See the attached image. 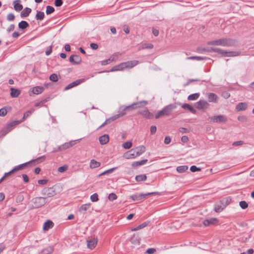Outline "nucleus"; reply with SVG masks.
Here are the masks:
<instances>
[{
	"mask_svg": "<svg viewBox=\"0 0 254 254\" xmlns=\"http://www.w3.org/2000/svg\"><path fill=\"white\" fill-rule=\"evenodd\" d=\"M47 203L46 197L37 196L33 198L29 203L31 209L38 208L43 206Z\"/></svg>",
	"mask_w": 254,
	"mask_h": 254,
	"instance_id": "nucleus-1",
	"label": "nucleus"
},
{
	"mask_svg": "<svg viewBox=\"0 0 254 254\" xmlns=\"http://www.w3.org/2000/svg\"><path fill=\"white\" fill-rule=\"evenodd\" d=\"M138 63V62L135 60L123 63L113 67L112 68L111 71H122L126 69L130 68L136 65Z\"/></svg>",
	"mask_w": 254,
	"mask_h": 254,
	"instance_id": "nucleus-2",
	"label": "nucleus"
},
{
	"mask_svg": "<svg viewBox=\"0 0 254 254\" xmlns=\"http://www.w3.org/2000/svg\"><path fill=\"white\" fill-rule=\"evenodd\" d=\"M59 187L58 186H53L50 188H45L41 191L42 195L47 197H52L59 193Z\"/></svg>",
	"mask_w": 254,
	"mask_h": 254,
	"instance_id": "nucleus-3",
	"label": "nucleus"
},
{
	"mask_svg": "<svg viewBox=\"0 0 254 254\" xmlns=\"http://www.w3.org/2000/svg\"><path fill=\"white\" fill-rule=\"evenodd\" d=\"M233 41L229 39H219L212 40L207 43L208 45H215L220 46H229L232 45Z\"/></svg>",
	"mask_w": 254,
	"mask_h": 254,
	"instance_id": "nucleus-4",
	"label": "nucleus"
},
{
	"mask_svg": "<svg viewBox=\"0 0 254 254\" xmlns=\"http://www.w3.org/2000/svg\"><path fill=\"white\" fill-rule=\"evenodd\" d=\"M175 108L173 105H169L165 107L163 110L158 112L155 115V118L158 119L164 116H168L170 114L171 111Z\"/></svg>",
	"mask_w": 254,
	"mask_h": 254,
	"instance_id": "nucleus-5",
	"label": "nucleus"
},
{
	"mask_svg": "<svg viewBox=\"0 0 254 254\" xmlns=\"http://www.w3.org/2000/svg\"><path fill=\"white\" fill-rule=\"evenodd\" d=\"M98 239L97 237L89 238L87 241V247L88 249L92 250L94 249L98 244Z\"/></svg>",
	"mask_w": 254,
	"mask_h": 254,
	"instance_id": "nucleus-6",
	"label": "nucleus"
},
{
	"mask_svg": "<svg viewBox=\"0 0 254 254\" xmlns=\"http://www.w3.org/2000/svg\"><path fill=\"white\" fill-rule=\"evenodd\" d=\"M44 90V87L41 86H37L32 87L29 91V94L30 96L33 95H38L42 93Z\"/></svg>",
	"mask_w": 254,
	"mask_h": 254,
	"instance_id": "nucleus-7",
	"label": "nucleus"
},
{
	"mask_svg": "<svg viewBox=\"0 0 254 254\" xmlns=\"http://www.w3.org/2000/svg\"><path fill=\"white\" fill-rule=\"evenodd\" d=\"M211 121L213 123H222L227 121V118L223 115L215 116L210 118Z\"/></svg>",
	"mask_w": 254,
	"mask_h": 254,
	"instance_id": "nucleus-8",
	"label": "nucleus"
},
{
	"mask_svg": "<svg viewBox=\"0 0 254 254\" xmlns=\"http://www.w3.org/2000/svg\"><path fill=\"white\" fill-rule=\"evenodd\" d=\"M147 104V102L146 101H143L138 103L133 104L131 105L126 107L125 108L124 110H131L138 108H140L142 106L146 105Z\"/></svg>",
	"mask_w": 254,
	"mask_h": 254,
	"instance_id": "nucleus-9",
	"label": "nucleus"
},
{
	"mask_svg": "<svg viewBox=\"0 0 254 254\" xmlns=\"http://www.w3.org/2000/svg\"><path fill=\"white\" fill-rule=\"evenodd\" d=\"M215 51L221 53L225 57H232L237 56V53L234 52H225L222 51L220 49L212 48L209 51Z\"/></svg>",
	"mask_w": 254,
	"mask_h": 254,
	"instance_id": "nucleus-10",
	"label": "nucleus"
},
{
	"mask_svg": "<svg viewBox=\"0 0 254 254\" xmlns=\"http://www.w3.org/2000/svg\"><path fill=\"white\" fill-rule=\"evenodd\" d=\"M136 157V156L133 149L126 152L123 155V157L127 159H133Z\"/></svg>",
	"mask_w": 254,
	"mask_h": 254,
	"instance_id": "nucleus-11",
	"label": "nucleus"
},
{
	"mask_svg": "<svg viewBox=\"0 0 254 254\" xmlns=\"http://www.w3.org/2000/svg\"><path fill=\"white\" fill-rule=\"evenodd\" d=\"M69 61L74 64H79L81 62V59L77 55H73L70 57Z\"/></svg>",
	"mask_w": 254,
	"mask_h": 254,
	"instance_id": "nucleus-12",
	"label": "nucleus"
},
{
	"mask_svg": "<svg viewBox=\"0 0 254 254\" xmlns=\"http://www.w3.org/2000/svg\"><path fill=\"white\" fill-rule=\"evenodd\" d=\"M225 207V205L221 200L215 203L214 205V210L216 212H220L224 210Z\"/></svg>",
	"mask_w": 254,
	"mask_h": 254,
	"instance_id": "nucleus-13",
	"label": "nucleus"
},
{
	"mask_svg": "<svg viewBox=\"0 0 254 254\" xmlns=\"http://www.w3.org/2000/svg\"><path fill=\"white\" fill-rule=\"evenodd\" d=\"M136 156H138L144 153L145 151V147L143 145L137 146L133 148Z\"/></svg>",
	"mask_w": 254,
	"mask_h": 254,
	"instance_id": "nucleus-14",
	"label": "nucleus"
},
{
	"mask_svg": "<svg viewBox=\"0 0 254 254\" xmlns=\"http://www.w3.org/2000/svg\"><path fill=\"white\" fill-rule=\"evenodd\" d=\"M218 222V220L216 218H211L204 220L203 224L205 226H208L211 225H215L217 224Z\"/></svg>",
	"mask_w": 254,
	"mask_h": 254,
	"instance_id": "nucleus-15",
	"label": "nucleus"
},
{
	"mask_svg": "<svg viewBox=\"0 0 254 254\" xmlns=\"http://www.w3.org/2000/svg\"><path fill=\"white\" fill-rule=\"evenodd\" d=\"M76 143V141H71L65 143L60 147V149L61 150H65L68 148L71 147Z\"/></svg>",
	"mask_w": 254,
	"mask_h": 254,
	"instance_id": "nucleus-16",
	"label": "nucleus"
},
{
	"mask_svg": "<svg viewBox=\"0 0 254 254\" xmlns=\"http://www.w3.org/2000/svg\"><path fill=\"white\" fill-rule=\"evenodd\" d=\"M91 205V204L90 203L82 204L79 208V212L81 213L86 212L90 208Z\"/></svg>",
	"mask_w": 254,
	"mask_h": 254,
	"instance_id": "nucleus-17",
	"label": "nucleus"
},
{
	"mask_svg": "<svg viewBox=\"0 0 254 254\" xmlns=\"http://www.w3.org/2000/svg\"><path fill=\"white\" fill-rule=\"evenodd\" d=\"M109 141V137L107 134H104L99 137V141L102 145L107 144Z\"/></svg>",
	"mask_w": 254,
	"mask_h": 254,
	"instance_id": "nucleus-18",
	"label": "nucleus"
},
{
	"mask_svg": "<svg viewBox=\"0 0 254 254\" xmlns=\"http://www.w3.org/2000/svg\"><path fill=\"white\" fill-rule=\"evenodd\" d=\"M101 163L94 159H92L89 163V167L91 169H95L100 166Z\"/></svg>",
	"mask_w": 254,
	"mask_h": 254,
	"instance_id": "nucleus-19",
	"label": "nucleus"
},
{
	"mask_svg": "<svg viewBox=\"0 0 254 254\" xmlns=\"http://www.w3.org/2000/svg\"><path fill=\"white\" fill-rule=\"evenodd\" d=\"M13 6L15 10L19 11L23 8V6L20 3L19 0H15L13 1Z\"/></svg>",
	"mask_w": 254,
	"mask_h": 254,
	"instance_id": "nucleus-20",
	"label": "nucleus"
},
{
	"mask_svg": "<svg viewBox=\"0 0 254 254\" xmlns=\"http://www.w3.org/2000/svg\"><path fill=\"white\" fill-rule=\"evenodd\" d=\"M10 91V96L13 98L18 97L20 94V91L16 88H11Z\"/></svg>",
	"mask_w": 254,
	"mask_h": 254,
	"instance_id": "nucleus-21",
	"label": "nucleus"
},
{
	"mask_svg": "<svg viewBox=\"0 0 254 254\" xmlns=\"http://www.w3.org/2000/svg\"><path fill=\"white\" fill-rule=\"evenodd\" d=\"M83 79L77 80L70 83L69 84H68L67 86L65 87V89L68 90L70 88H71L79 84L80 83H81L83 81Z\"/></svg>",
	"mask_w": 254,
	"mask_h": 254,
	"instance_id": "nucleus-22",
	"label": "nucleus"
},
{
	"mask_svg": "<svg viewBox=\"0 0 254 254\" xmlns=\"http://www.w3.org/2000/svg\"><path fill=\"white\" fill-rule=\"evenodd\" d=\"M189 167L187 165L180 166L177 167L176 171L179 173H183L188 171Z\"/></svg>",
	"mask_w": 254,
	"mask_h": 254,
	"instance_id": "nucleus-23",
	"label": "nucleus"
},
{
	"mask_svg": "<svg viewBox=\"0 0 254 254\" xmlns=\"http://www.w3.org/2000/svg\"><path fill=\"white\" fill-rule=\"evenodd\" d=\"M53 227V223L51 221H47L44 223L43 228L44 230L47 231Z\"/></svg>",
	"mask_w": 254,
	"mask_h": 254,
	"instance_id": "nucleus-24",
	"label": "nucleus"
},
{
	"mask_svg": "<svg viewBox=\"0 0 254 254\" xmlns=\"http://www.w3.org/2000/svg\"><path fill=\"white\" fill-rule=\"evenodd\" d=\"M10 107H5L0 109V116L4 117L8 111L10 110Z\"/></svg>",
	"mask_w": 254,
	"mask_h": 254,
	"instance_id": "nucleus-25",
	"label": "nucleus"
},
{
	"mask_svg": "<svg viewBox=\"0 0 254 254\" xmlns=\"http://www.w3.org/2000/svg\"><path fill=\"white\" fill-rule=\"evenodd\" d=\"M148 223L147 222H145L142 223V224H140L138 226L132 228L131 229V231H137L140 229H142L144 228H145L146 226L148 225Z\"/></svg>",
	"mask_w": 254,
	"mask_h": 254,
	"instance_id": "nucleus-26",
	"label": "nucleus"
},
{
	"mask_svg": "<svg viewBox=\"0 0 254 254\" xmlns=\"http://www.w3.org/2000/svg\"><path fill=\"white\" fill-rule=\"evenodd\" d=\"M147 179V176L145 174H141L137 175L135 177V180L137 182H143L146 181Z\"/></svg>",
	"mask_w": 254,
	"mask_h": 254,
	"instance_id": "nucleus-27",
	"label": "nucleus"
},
{
	"mask_svg": "<svg viewBox=\"0 0 254 254\" xmlns=\"http://www.w3.org/2000/svg\"><path fill=\"white\" fill-rule=\"evenodd\" d=\"M182 108L185 109H187L190 111L192 113L195 114L196 112L195 110L190 105L188 104H184L182 106Z\"/></svg>",
	"mask_w": 254,
	"mask_h": 254,
	"instance_id": "nucleus-28",
	"label": "nucleus"
},
{
	"mask_svg": "<svg viewBox=\"0 0 254 254\" xmlns=\"http://www.w3.org/2000/svg\"><path fill=\"white\" fill-rule=\"evenodd\" d=\"M27 163H24L22 165H19L18 166H16L13 170H12L11 171H10L8 173H5V176H7L8 175L10 174L11 173H13L14 171H16L19 170H21L23 168L24 166H25Z\"/></svg>",
	"mask_w": 254,
	"mask_h": 254,
	"instance_id": "nucleus-29",
	"label": "nucleus"
},
{
	"mask_svg": "<svg viewBox=\"0 0 254 254\" xmlns=\"http://www.w3.org/2000/svg\"><path fill=\"white\" fill-rule=\"evenodd\" d=\"M147 160H143L140 161L134 162L131 164V165L133 168H135L144 164L147 162Z\"/></svg>",
	"mask_w": 254,
	"mask_h": 254,
	"instance_id": "nucleus-30",
	"label": "nucleus"
},
{
	"mask_svg": "<svg viewBox=\"0 0 254 254\" xmlns=\"http://www.w3.org/2000/svg\"><path fill=\"white\" fill-rule=\"evenodd\" d=\"M19 123L20 122L15 121H13L9 123V124H8L6 126V129L7 130V132L11 130L14 126L18 125Z\"/></svg>",
	"mask_w": 254,
	"mask_h": 254,
	"instance_id": "nucleus-31",
	"label": "nucleus"
},
{
	"mask_svg": "<svg viewBox=\"0 0 254 254\" xmlns=\"http://www.w3.org/2000/svg\"><path fill=\"white\" fill-rule=\"evenodd\" d=\"M31 9L30 8L26 7L24 8L23 11L21 12V16L26 17L27 16L29 13L31 12Z\"/></svg>",
	"mask_w": 254,
	"mask_h": 254,
	"instance_id": "nucleus-32",
	"label": "nucleus"
},
{
	"mask_svg": "<svg viewBox=\"0 0 254 254\" xmlns=\"http://www.w3.org/2000/svg\"><path fill=\"white\" fill-rule=\"evenodd\" d=\"M140 114L142 115L145 117L148 118H150L152 117V114H151L147 110L142 111V112H140Z\"/></svg>",
	"mask_w": 254,
	"mask_h": 254,
	"instance_id": "nucleus-33",
	"label": "nucleus"
},
{
	"mask_svg": "<svg viewBox=\"0 0 254 254\" xmlns=\"http://www.w3.org/2000/svg\"><path fill=\"white\" fill-rule=\"evenodd\" d=\"M132 145V144L131 141H128L124 142L122 144V146H123V147L124 148H125L126 149H129V148H130L131 147Z\"/></svg>",
	"mask_w": 254,
	"mask_h": 254,
	"instance_id": "nucleus-34",
	"label": "nucleus"
},
{
	"mask_svg": "<svg viewBox=\"0 0 254 254\" xmlns=\"http://www.w3.org/2000/svg\"><path fill=\"white\" fill-rule=\"evenodd\" d=\"M118 196L115 193H110L108 196V198L109 201H113L117 199Z\"/></svg>",
	"mask_w": 254,
	"mask_h": 254,
	"instance_id": "nucleus-35",
	"label": "nucleus"
},
{
	"mask_svg": "<svg viewBox=\"0 0 254 254\" xmlns=\"http://www.w3.org/2000/svg\"><path fill=\"white\" fill-rule=\"evenodd\" d=\"M156 193H157V192H149V193H140V194H139V195L140 196V199H141L145 198L149 195L155 194Z\"/></svg>",
	"mask_w": 254,
	"mask_h": 254,
	"instance_id": "nucleus-36",
	"label": "nucleus"
},
{
	"mask_svg": "<svg viewBox=\"0 0 254 254\" xmlns=\"http://www.w3.org/2000/svg\"><path fill=\"white\" fill-rule=\"evenodd\" d=\"M44 13L43 12L38 11L36 15V18L37 20H42L44 17Z\"/></svg>",
	"mask_w": 254,
	"mask_h": 254,
	"instance_id": "nucleus-37",
	"label": "nucleus"
},
{
	"mask_svg": "<svg viewBox=\"0 0 254 254\" xmlns=\"http://www.w3.org/2000/svg\"><path fill=\"white\" fill-rule=\"evenodd\" d=\"M28 26V24L27 22L25 21H22L20 23H19L18 26L19 28L25 29Z\"/></svg>",
	"mask_w": 254,
	"mask_h": 254,
	"instance_id": "nucleus-38",
	"label": "nucleus"
},
{
	"mask_svg": "<svg viewBox=\"0 0 254 254\" xmlns=\"http://www.w3.org/2000/svg\"><path fill=\"white\" fill-rule=\"evenodd\" d=\"M90 199L92 202H97L99 200L98 195L97 193H95L90 196Z\"/></svg>",
	"mask_w": 254,
	"mask_h": 254,
	"instance_id": "nucleus-39",
	"label": "nucleus"
},
{
	"mask_svg": "<svg viewBox=\"0 0 254 254\" xmlns=\"http://www.w3.org/2000/svg\"><path fill=\"white\" fill-rule=\"evenodd\" d=\"M199 97V94L198 93H194L193 94H191L188 97V100H195L197 99Z\"/></svg>",
	"mask_w": 254,
	"mask_h": 254,
	"instance_id": "nucleus-40",
	"label": "nucleus"
},
{
	"mask_svg": "<svg viewBox=\"0 0 254 254\" xmlns=\"http://www.w3.org/2000/svg\"><path fill=\"white\" fill-rule=\"evenodd\" d=\"M239 206L243 209H246L248 207V203L245 201H241L239 202Z\"/></svg>",
	"mask_w": 254,
	"mask_h": 254,
	"instance_id": "nucleus-41",
	"label": "nucleus"
},
{
	"mask_svg": "<svg viewBox=\"0 0 254 254\" xmlns=\"http://www.w3.org/2000/svg\"><path fill=\"white\" fill-rule=\"evenodd\" d=\"M208 99L209 102H213L216 100V96L215 94L210 93L208 96Z\"/></svg>",
	"mask_w": 254,
	"mask_h": 254,
	"instance_id": "nucleus-42",
	"label": "nucleus"
},
{
	"mask_svg": "<svg viewBox=\"0 0 254 254\" xmlns=\"http://www.w3.org/2000/svg\"><path fill=\"white\" fill-rule=\"evenodd\" d=\"M55 10V9L53 7L51 6H47L46 7V12L47 13V14H50L52 13H53Z\"/></svg>",
	"mask_w": 254,
	"mask_h": 254,
	"instance_id": "nucleus-43",
	"label": "nucleus"
},
{
	"mask_svg": "<svg viewBox=\"0 0 254 254\" xmlns=\"http://www.w3.org/2000/svg\"><path fill=\"white\" fill-rule=\"evenodd\" d=\"M248 107V104L246 103H239V111L245 110Z\"/></svg>",
	"mask_w": 254,
	"mask_h": 254,
	"instance_id": "nucleus-44",
	"label": "nucleus"
},
{
	"mask_svg": "<svg viewBox=\"0 0 254 254\" xmlns=\"http://www.w3.org/2000/svg\"><path fill=\"white\" fill-rule=\"evenodd\" d=\"M223 203L225 205V206L226 207L231 202V198L229 197L225 198L221 200Z\"/></svg>",
	"mask_w": 254,
	"mask_h": 254,
	"instance_id": "nucleus-45",
	"label": "nucleus"
},
{
	"mask_svg": "<svg viewBox=\"0 0 254 254\" xmlns=\"http://www.w3.org/2000/svg\"><path fill=\"white\" fill-rule=\"evenodd\" d=\"M68 169V166L67 165H64L63 166H61L58 168V171L61 173H63L65 172Z\"/></svg>",
	"mask_w": 254,
	"mask_h": 254,
	"instance_id": "nucleus-46",
	"label": "nucleus"
},
{
	"mask_svg": "<svg viewBox=\"0 0 254 254\" xmlns=\"http://www.w3.org/2000/svg\"><path fill=\"white\" fill-rule=\"evenodd\" d=\"M50 80L52 81H57L58 80V76L56 74H52L50 76Z\"/></svg>",
	"mask_w": 254,
	"mask_h": 254,
	"instance_id": "nucleus-47",
	"label": "nucleus"
},
{
	"mask_svg": "<svg viewBox=\"0 0 254 254\" xmlns=\"http://www.w3.org/2000/svg\"><path fill=\"white\" fill-rule=\"evenodd\" d=\"M116 168H111L109 170H107L104 172H103V173H102L101 174H100V176H102V175H106V174H109V173H111L113 172V171L116 169Z\"/></svg>",
	"mask_w": 254,
	"mask_h": 254,
	"instance_id": "nucleus-48",
	"label": "nucleus"
},
{
	"mask_svg": "<svg viewBox=\"0 0 254 254\" xmlns=\"http://www.w3.org/2000/svg\"><path fill=\"white\" fill-rule=\"evenodd\" d=\"M24 199V196L22 194H19L17 196L16 198V201L17 202H21Z\"/></svg>",
	"mask_w": 254,
	"mask_h": 254,
	"instance_id": "nucleus-49",
	"label": "nucleus"
},
{
	"mask_svg": "<svg viewBox=\"0 0 254 254\" xmlns=\"http://www.w3.org/2000/svg\"><path fill=\"white\" fill-rule=\"evenodd\" d=\"M132 200H140V196L138 194H134L130 196L129 197Z\"/></svg>",
	"mask_w": 254,
	"mask_h": 254,
	"instance_id": "nucleus-50",
	"label": "nucleus"
},
{
	"mask_svg": "<svg viewBox=\"0 0 254 254\" xmlns=\"http://www.w3.org/2000/svg\"><path fill=\"white\" fill-rule=\"evenodd\" d=\"M190 170L192 172H195L197 171H200L201 169L200 168L197 167L195 166H192L190 167Z\"/></svg>",
	"mask_w": 254,
	"mask_h": 254,
	"instance_id": "nucleus-51",
	"label": "nucleus"
},
{
	"mask_svg": "<svg viewBox=\"0 0 254 254\" xmlns=\"http://www.w3.org/2000/svg\"><path fill=\"white\" fill-rule=\"evenodd\" d=\"M14 17H15L14 15L12 13H9L7 15V19L8 21H12V20H13L14 19Z\"/></svg>",
	"mask_w": 254,
	"mask_h": 254,
	"instance_id": "nucleus-52",
	"label": "nucleus"
},
{
	"mask_svg": "<svg viewBox=\"0 0 254 254\" xmlns=\"http://www.w3.org/2000/svg\"><path fill=\"white\" fill-rule=\"evenodd\" d=\"M204 104V101H199L196 103V107L197 108L201 109Z\"/></svg>",
	"mask_w": 254,
	"mask_h": 254,
	"instance_id": "nucleus-53",
	"label": "nucleus"
},
{
	"mask_svg": "<svg viewBox=\"0 0 254 254\" xmlns=\"http://www.w3.org/2000/svg\"><path fill=\"white\" fill-rule=\"evenodd\" d=\"M171 139L170 136H167L164 139V143L166 144H168L171 142Z\"/></svg>",
	"mask_w": 254,
	"mask_h": 254,
	"instance_id": "nucleus-54",
	"label": "nucleus"
},
{
	"mask_svg": "<svg viewBox=\"0 0 254 254\" xmlns=\"http://www.w3.org/2000/svg\"><path fill=\"white\" fill-rule=\"evenodd\" d=\"M63 1L62 0H55V5L56 6H60L62 5Z\"/></svg>",
	"mask_w": 254,
	"mask_h": 254,
	"instance_id": "nucleus-55",
	"label": "nucleus"
},
{
	"mask_svg": "<svg viewBox=\"0 0 254 254\" xmlns=\"http://www.w3.org/2000/svg\"><path fill=\"white\" fill-rule=\"evenodd\" d=\"M47 182H48V181L45 179L39 180L38 181V183L39 184L43 185H46L47 183Z\"/></svg>",
	"mask_w": 254,
	"mask_h": 254,
	"instance_id": "nucleus-56",
	"label": "nucleus"
},
{
	"mask_svg": "<svg viewBox=\"0 0 254 254\" xmlns=\"http://www.w3.org/2000/svg\"><path fill=\"white\" fill-rule=\"evenodd\" d=\"M156 127L155 126H152L150 127V132L151 134H154L156 131Z\"/></svg>",
	"mask_w": 254,
	"mask_h": 254,
	"instance_id": "nucleus-57",
	"label": "nucleus"
},
{
	"mask_svg": "<svg viewBox=\"0 0 254 254\" xmlns=\"http://www.w3.org/2000/svg\"><path fill=\"white\" fill-rule=\"evenodd\" d=\"M179 131L180 132L184 133L189 132V130L185 127H181L179 129Z\"/></svg>",
	"mask_w": 254,
	"mask_h": 254,
	"instance_id": "nucleus-58",
	"label": "nucleus"
},
{
	"mask_svg": "<svg viewBox=\"0 0 254 254\" xmlns=\"http://www.w3.org/2000/svg\"><path fill=\"white\" fill-rule=\"evenodd\" d=\"M90 47L93 50H96L98 48V46L97 44L95 43H91L90 44Z\"/></svg>",
	"mask_w": 254,
	"mask_h": 254,
	"instance_id": "nucleus-59",
	"label": "nucleus"
},
{
	"mask_svg": "<svg viewBox=\"0 0 254 254\" xmlns=\"http://www.w3.org/2000/svg\"><path fill=\"white\" fill-rule=\"evenodd\" d=\"M155 251H156V250L155 249L150 248V249H149L148 250H147L146 252L148 254H154Z\"/></svg>",
	"mask_w": 254,
	"mask_h": 254,
	"instance_id": "nucleus-60",
	"label": "nucleus"
},
{
	"mask_svg": "<svg viewBox=\"0 0 254 254\" xmlns=\"http://www.w3.org/2000/svg\"><path fill=\"white\" fill-rule=\"evenodd\" d=\"M33 111V110H31L28 111L26 113H25L24 115V118H27V117H28L30 115H31Z\"/></svg>",
	"mask_w": 254,
	"mask_h": 254,
	"instance_id": "nucleus-61",
	"label": "nucleus"
},
{
	"mask_svg": "<svg viewBox=\"0 0 254 254\" xmlns=\"http://www.w3.org/2000/svg\"><path fill=\"white\" fill-rule=\"evenodd\" d=\"M181 140L184 142H187L189 140V138L187 136H182Z\"/></svg>",
	"mask_w": 254,
	"mask_h": 254,
	"instance_id": "nucleus-62",
	"label": "nucleus"
},
{
	"mask_svg": "<svg viewBox=\"0 0 254 254\" xmlns=\"http://www.w3.org/2000/svg\"><path fill=\"white\" fill-rule=\"evenodd\" d=\"M22 177H23V180L25 182L27 183L29 181L28 177L26 175L23 174L22 175Z\"/></svg>",
	"mask_w": 254,
	"mask_h": 254,
	"instance_id": "nucleus-63",
	"label": "nucleus"
},
{
	"mask_svg": "<svg viewBox=\"0 0 254 254\" xmlns=\"http://www.w3.org/2000/svg\"><path fill=\"white\" fill-rule=\"evenodd\" d=\"M52 47L50 46L48 49L46 51V55L47 56H49L52 52Z\"/></svg>",
	"mask_w": 254,
	"mask_h": 254,
	"instance_id": "nucleus-64",
	"label": "nucleus"
}]
</instances>
